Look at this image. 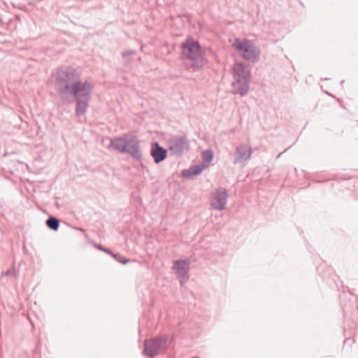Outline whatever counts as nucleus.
Returning a JSON list of instances; mask_svg holds the SVG:
<instances>
[{"mask_svg": "<svg viewBox=\"0 0 358 358\" xmlns=\"http://www.w3.org/2000/svg\"><path fill=\"white\" fill-rule=\"evenodd\" d=\"M55 90L60 100L64 103L76 101V115L78 117L85 114L91 100L92 84L85 80L81 81L76 69L69 66L57 69L55 75Z\"/></svg>", "mask_w": 358, "mask_h": 358, "instance_id": "obj_1", "label": "nucleus"}, {"mask_svg": "<svg viewBox=\"0 0 358 358\" xmlns=\"http://www.w3.org/2000/svg\"><path fill=\"white\" fill-rule=\"evenodd\" d=\"M110 147L120 153L128 154L135 160L140 162L142 154L140 149L139 141L131 134H125L121 137L110 138Z\"/></svg>", "mask_w": 358, "mask_h": 358, "instance_id": "obj_2", "label": "nucleus"}, {"mask_svg": "<svg viewBox=\"0 0 358 358\" xmlns=\"http://www.w3.org/2000/svg\"><path fill=\"white\" fill-rule=\"evenodd\" d=\"M180 48L182 59L189 62L192 66L199 69L205 65L204 54L198 41L189 36L181 43Z\"/></svg>", "mask_w": 358, "mask_h": 358, "instance_id": "obj_3", "label": "nucleus"}, {"mask_svg": "<svg viewBox=\"0 0 358 358\" xmlns=\"http://www.w3.org/2000/svg\"><path fill=\"white\" fill-rule=\"evenodd\" d=\"M250 70L243 63H236L234 66V82L232 92L236 94L245 96L249 90Z\"/></svg>", "mask_w": 358, "mask_h": 358, "instance_id": "obj_4", "label": "nucleus"}, {"mask_svg": "<svg viewBox=\"0 0 358 358\" xmlns=\"http://www.w3.org/2000/svg\"><path fill=\"white\" fill-rule=\"evenodd\" d=\"M173 338L168 334H163L150 340L144 341L143 353L145 355L152 358L164 353L171 345Z\"/></svg>", "mask_w": 358, "mask_h": 358, "instance_id": "obj_5", "label": "nucleus"}, {"mask_svg": "<svg viewBox=\"0 0 358 358\" xmlns=\"http://www.w3.org/2000/svg\"><path fill=\"white\" fill-rule=\"evenodd\" d=\"M233 46L245 59L253 63L259 59L260 52L251 41L236 38Z\"/></svg>", "mask_w": 358, "mask_h": 358, "instance_id": "obj_6", "label": "nucleus"}, {"mask_svg": "<svg viewBox=\"0 0 358 358\" xmlns=\"http://www.w3.org/2000/svg\"><path fill=\"white\" fill-rule=\"evenodd\" d=\"M171 155L181 156L185 150L189 149V141L185 136H173L166 142Z\"/></svg>", "mask_w": 358, "mask_h": 358, "instance_id": "obj_7", "label": "nucleus"}, {"mask_svg": "<svg viewBox=\"0 0 358 358\" xmlns=\"http://www.w3.org/2000/svg\"><path fill=\"white\" fill-rule=\"evenodd\" d=\"M227 199L226 189L220 187L212 194L211 206L215 210H223L226 208Z\"/></svg>", "mask_w": 358, "mask_h": 358, "instance_id": "obj_8", "label": "nucleus"}, {"mask_svg": "<svg viewBox=\"0 0 358 358\" xmlns=\"http://www.w3.org/2000/svg\"><path fill=\"white\" fill-rule=\"evenodd\" d=\"M251 148L247 145L241 144L238 146L235 151V159L234 164L244 163L251 157Z\"/></svg>", "mask_w": 358, "mask_h": 358, "instance_id": "obj_9", "label": "nucleus"}, {"mask_svg": "<svg viewBox=\"0 0 358 358\" xmlns=\"http://www.w3.org/2000/svg\"><path fill=\"white\" fill-rule=\"evenodd\" d=\"M167 150L161 146L158 142H154L151 145L150 155L155 164H159L167 157Z\"/></svg>", "mask_w": 358, "mask_h": 358, "instance_id": "obj_10", "label": "nucleus"}, {"mask_svg": "<svg viewBox=\"0 0 358 358\" xmlns=\"http://www.w3.org/2000/svg\"><path fill=\"white\" fill-rule=\"evenodd\" d=\"M206 166L204 165H193L189 169H184L181 172V176L185 178L189 179L193 176L199 175Z\"/></svg>", "mask_w": 358, "mask_h": 358, "instance_id": "obj_11", "label": "nucleus"}, {"mask_svg": "<svg viewBox=\"0 0 358 358\" xmlns=\"http://www.w3.org/2000/svg\"><path fill=\"white\" fill-rule=\"evenodd\" d=\"M190 262L188 259L182 260V259H177L173 262V268L176 270V271H182L188 272L189 270Z\"/></svg>", "mask_w": 358, "mask_h": 358, "instance_id": "obj_12", "label": "nucleus"}, {"mask_svg": "<svg viewBox=\"0 0 358 358\" xmlns=\"http://www.w3.org/2000/svg\"><path fill=\"white\" fill-rule=\"evenodd\" d=\"M45 224L50 230L57 231L59 228L60 221L55 216H50L46 220Z\"/></svg>", "mask_w": 358, "mask_h": 358, "instance_id": "obj_13", "label": "nucleus"}, {"mask_svg": "<svg viewBox=\"0 0 358 358\" xmlns=\"http://www.w3.org/2000/svg\"><path fill=\"white\" fill-rule=\"evenodd\" d=\"M203 164H209L213 158V152L211 150L207 149L202 152Z\"/></svg>", "mask_w": 358, "mask_h": 358, "instance_id": "obj_14", "label": "nucleus"}, {"mask_svg": "<svg viewBox=\"0 0 358 358\" xmlns=\"http://www.w3.org/2000/svg\"><path fill=\"white\" fill-rule=\"evenodd\" d=\"M176 274L178 278L180 279V282L181 285L186 282L188 280L189 275L187 272L183 273L182 271H176Z\"/></svg>", "mask_w": 358, "mask_h": 358, "instance_id": "obj_15", "label": "nucleus"}, {"mask_svg": "<svg viewBox=\"0 0 358 358\" xmlns=\"http://www.w3.org/2000/svg\"><path fill=\"white\" fill-rule=\"evenodd\" d=\"M111 256L118 262H120L123 264H125L128 262H129L131 260L129 259H126L124 257L121 256L119 254H115L113 252Z\"/></svg>", "mask_w": 358, "mask_h": 358, "instance_id": "obj_16", "label": "nucleus"}, {"mask_svg": "<svg viewBox=\"0 0 358 358\" xmlns=\"http://www.w3.org/2000/svg\"><path fill=\"white\" fill-rule=\"evenodd\" d=\"M1 275L17 278L18 276V272L14 268H11L8 269L6 271L1 273Z\"/></svg>", "mask_w": 358, "mask_h": 358, "instance_id": "obj_17", "label": "nucleus"}, {"mask_svg": "<svg viewBox=\"0 0 358 358\" xmlns=\"http://www.w3.org/2000/svg\"><path fill=\"white\" fill-rule=\"evenodd\" d=\"M95 247H96L97 249H99V250H101V251H103V252H105L106 253H108V254H109V255H110L113 254V252H112L110 249H108V248H103V247H102L101 245L95 244Z\"/></svg>", "mask_w": 358, "mask_h": 358, "instance_id": "obj_18", "label": "nucleus"}, {"mask_svg": "<svg viewBox=\"0 0 358 358\" xmlns=\"http://www.w3.org/2000/svg\"><path fill=\"white\" fill-rule=\"evenodd\" d=\"M134 54V50H129V51H125L124 52L122 53V56L123 57H126L129 55H133Z\"/></svg>", "mask_w": 358, "mask_h": 358, "instance_id": "obj_19", "label": "nucleus"}, {"mask_svg": "<svg viewBox=\"0 0 358 358\" xmlns=\"http://www.w3.org/2000/svg\"><path fill=\"white\" fill-rule=\"evenodd\" d=\"M78 229L80 231H83V229L82 228H78Z\"/></svg>", "mask_w": 358, "mask_h": 358, "instance_id": "obj_20", "label": "nucleus"}, {"mask_svg": "<svg viewBox=\"0 0 358 358\" xmlns=\"http://www.w3.org/2000/svg\"><path fill=\"white\" fill-rule=\"evenodd\" d=\"M193 358H199V357H193Z\"/></svg>", "mask_w": 358, "mask_h": 358, "instance_id": "obj_21", "label": "nucleus"}]
</instances>
